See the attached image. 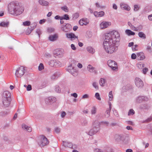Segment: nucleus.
Returning a JSON list of instances; mask_svg holds the SVG:
<instances>
[{
	"mask_svg": "<svg viewBox=\"0 0 152 152\" xmlns=\"http://www.w3.org/2000/svg\"><path fill=\"white\" fill-rule=\"evenodd\" d=\"M134 113V111L132 109H131L129 112L128 113V115H133Z\"/></svg>",
	"mask_w": 152,
	"mask_h": 152,
	"instance_id": "34",
	"label": "nucleus"
},
{
	"mask_svg": "<svg viewBox=\"0 0 152 152\" xmlns=\"http://www.w3.org/2000/svg\"><path fill=\"white\" fill-rule=\"evenodd\" d=\"M25 69L23 67L21 66L18 68L16 71L15 73V76L17 77H21L25 73Z\"/></svg>",
	"mask_w": 152,
	"mask_h": 152,
	"instance_id": "4",
	"label": "nucleus"
},
{
	"mask_svg": "<svg viewBox=\"0 0 152 152\" xmlns=\"http://www.w3.org/2000/svg\"><path fill=\"white\" fill-rule=\"evenodd\" d=\"M88 95L87 94H85L83 96L82 98L83 99H86V98H88Z\"/></svg>",
	"mask_w": 152,
	"mask_h": 152,
	"instance_id": "51",
	"label": "nucleus"
},
{
	"mask_svg": "<svg viewBox=\"0 0 152 152\" xmlns=\"http://www.w3.org/2000/svg\"><path fill=\"white\" fill-rule=\"evenodd\" d=\"M105 82V80L102 78H101L100 79L99 82L100 85L102 86H104Z\"/></svg>",
	"mask_w": 152,
	"mask_h": 152,
	"instance_id": "22",
	"label": "nucleus"
},
{
	"mask_svg": "<svg viewBox=\"0 0 152 152\" xmlns=\"http://www.w3.org/2000/svg\"><path fill=\"white\" fill-rule=\"evenodd\" d=\"M64 144L67 147L71 148H72V144L71 143H64Z\"/></svg>",
	"mask_w": 152,
	"mask_h": 152,
	"instance_id": "31",
	"label": "nucleus"
},
{
	"mask_svg": "<svg viewBox=\"0 0 152 152\" xmlns=\"http://www.w3.org/2000/svg\"><path fill=\"white\" fill-rule=\"evenodd\" d=\"M137 67L140 69H142L144 66V64L142 63H139L137 64Z\"/></svg>",
	"mask_w": 152,
	"mask_h": 152,
	"instance_id": "32",
	"label": "nucleus"
},
{
	"mask_svg": "<svg viewBox=\"0 0 152 152\" xmlns=\"http://www.w3.org/2000/svg\"><path fill=\"white\" fill-rule=\"evenodd\" d=\"M79 17V14L78 13H76L74 14L73 15V17L75 18H77Z\"/></svg>",
	"mask_w": 152,
	"mask_h": 152,
	"instance_id": "39",
	"label": "nucleus"
},
{
	"mask_svg": "<svg viewBox=\"0 0 152 152\" xmlns=\"http://www.w3.org/2000/svg\"><path fill=\"white\" fill-rule=\"evenodd\" d=\"M137 47V45H135L133 46L132 47V49L133 51H135L136 50H137V49H136Z\"/></svg>",
	"mask_w": 152,
	"mask_h": 152,
	"instance_id": "41",
	"label": "nucleus"
},
{
	"mask_svg": "<svg viewBox=\"0 0 152 152\" xmlns=\"http://www.w3.org/2000/svg\"><path fill=\"white\" fill-rule=\"evenodd\" d=\"M126 152H132V150L131 149H128L126 150Z\"/></svg>",
	"mask_w": 152,
	"mask_h": 152,
	"instance_id": "64",
	"label": "nucleus"
},
{
	"mask_svg": "<svg viewBox=\"0 0 152 152\" xmlns=\"http://www.w3.org/2000/svg\"><path fill=\"white\" fill-rule=\"evenodd\" d=\"M66 26H63L62 27V30L65 32L68 31L66 29Z\"/></svg>",
	"mask_w": 152,
	"mask_h": 152,
	"instance_id": "48",
	"label": "nucleus"
},
{
	"mask_svg": "<svg viewBox=\"0 0 152 152\" xmlns=\"http://www.w3.org/2000/svg\"><path fill=\"white\" fill-rule=\"evenodd\" d=\"M39 144L41 146L46 145L49 143L48 139L44 136L42 135L40 136Z\"/></svg>",
	"mask_w": 152,
	"mask_h": 152,
	"instance_id": "5",
	"label": "nucleus"
},
{
	"mask_svg": "<svg viewBox=\"0 0 152 152\" xmlns=\"http://www.w3.org/2000/svg\"><path fill=\"white\" fill-rule=\"evenodd\" d=\"M126 128L128 130H129V129L132 130V127L130 126H127L126 127Z\"/></svg>",
	"mask_w": 152,
	"mask_h": 152,
	"instance_id": "62",
	"label": "nucleus"
},
{
	"mask_svg": "<svg viewBox=\"0 0 152 152\" xmlns=\"http://www.w3.org/2000/svg\"><path fill=\"white\" fill-rule=\"evenodd\" d=\"M39 4L43 6H47L48 4V2L45 1L44 0H39Z\"/></svg>",
	"mask_w": 152,
	"mask_h": 152,
	"instance_id": "19",
	"label": "nucleus"
},
{
	"mask_svg": "<svg viewBox=\"0 0 152 152\" xmlns=\"http://www.w3.org/2000/svg\"><path fill=\"white\" fill-rule=\"evenodd\" d=\"M137 59L138 60H143L145 58L144 53L142 52L137 53Z\"/></svg>",
	"mask_w": 152,
	"mask_h": 152,
	"instance_id": "10",
	"label": "nucleus"
},
{
	"mask_svg": "<svg viewBox=\"0 0 152 152\" xmlns=\"http://www.w3.org/2000/svg\"><path fill=\"white\" fill-rule=\"evenodd\" d=\"M114 138L117 141H119L121 140L122 137L118 135H116L115 136Z\"/></svg>",
	"mask_w": 152,
	"mask_h": 152,
	"instance_id": "25",
	"label": "nucleus"
},
{
	"mask_svg": "<svg viewBox=\"0 0 152 152\" xmlns=\"http://www.w3.org/2000/svg\"><path fill=\"white\" fill-rule=\"evenodd\" d=\"M95 97L96 98L99 100H100L101 99L100 97V95L98 93H96L95 94Z\"/></svg>",
	"mask_w": 152,
	"mask_h": 152,
	"instance_id": "33",
	"label": "nucleus"
},
{
	"mask_svg": "<svg viewBox=\"0 0 152 152\" xmlns=\"http://www.w3.org/2000/svg\"><path fill=\"white\" fill-rule=\"evenodd\" d=\"M8 24V22H3L0 23V25L2 27H7V26Z\"/></svg>",
	"mask_w": 152,
	"mask_h": 152,
	"instance_id": "26",
	"label": "nucleus"
},
{
	"mask_svg": "<svg viewBox=\"0 0 152 152\" xmlns=\"http://www.w3.org/2000/svg\"><path fill=\"white\" fill-rule=\"evenodd\" d=\"M9 13L13 15H19L23 12L24 9L21 4L17 2H11L8 5Z\"/></svg>",
	"mask_w": 152,
	"mask_h": 152,
	"instance_id": "2",
	"label": "nucleus"
},
{
	"mask_svg": "<svg viewBox=\"0 0 152 152\" xmlns=\"http://www.w3.org/2000/svg\"><path fill=\"white\" fill-rule=\"evenodd\" d=\"M72 96H73L75 98H76L77 96V95L76 93H74L72 94Z\"/></svg>",
	"mask_w": 152,
	"mask_h": 152,
	"instance_id": "56",
	"label": "nucleus"
},
{
	"mask_svg": "<svg viewBox=\"0 0 152 152\" xmlns=\"http://www.w3.org/2000/svg\"><path fill=\"white\" fill-rule=\"evenodd\" d=\"M93 131V130L92 129L89 132V135L91 136H92V135L94 134L95 133L94 132L93 133L92 132Z\"/></svg>",
	"mask_w": 152,
	"mask_h": 152,
	"instance_id": "49",
	"label": "nucleus"
},
{
	"mask_svg": "<svg viewBox=\"0 0 152 152\" xmlns=\"http://www.w3.org/2000/svg\"><path fill=\"white\" fill-rule=\"evenodd\" d=\"M55 131L57 133H59L60 132V129L58 127L56 128L55 129Z\"/></svg>",
	"mask_w": 152,
	"mask_h": 152,
	"instance_id": "47",
	"label": "nucleus"
},
{
	"mask_svg": "<svg viewBox=\"0 0 152 152\" xmlns=\"http://www.w3.org/2000/svg\"><path fill=\"white\" fill-rule=\"evenodd\" d=\"M121 7L122 8L125 10L129 11L130 10V8L129 6L124 3H122L121 4Z\"/></svg>",
	"mask_w": 152,
	"mask_h": 152,
	"instance_id": "14",
	"label": "nucleus"
},
{
	"mask_svg": "<svg viewBox=\"0 0 152 152\" xmlns=\"http://www.w3.org/2000/svg\"><path fill=\"white\" fill-rule=\"evenodd\" d=\"M11 94L8 91H4L3 93L2 101L4 105L6 107L8 106L11 101Z\"/></svg>",
	"mask_w": 152,
	"mask_h": 152,
	"instance_id": "3",
	"label": "nucleus"
},
{
	"mask_svg": "<svg viewBox=\"0 0 152 152\" xmlns=\"http://www.w3.org/2000/svg\"><path fill=\"white\" fill-rule=\"evenodd\" d=\"M4 12L3 11H0V16H2L4 15Z\"/></svg>",
	"mask_w": 152,
	"mask_h": 152,
	"instance_id": "59",
	"label": "nucleus"
},
{
	"mask_svg": "<svg viewBox=\"0 0 152 152\" xmlns=\"http://www.w3.org/2000/svg\"><path fill=\"white\" fill-rule=\"evenodd\" d=\"M31 23V22L29 21H27L24 22L23 23V25L24 26H29Z\"/></svg>",
	"mask_w": 152,
	"mask_h": 152,
	"instance_id": "29",
	"label": "nucleus"
},
{
	"mask_svg": "<svg viewBox=\"0 0 152 152\" xmlns=\"http://www.w3.org/2000/svg\"><path fill=\"white\" fill-rule=\"evenodd\" d=\"M109 100L110 101H112L113 100V97L112 91H110L109 94Z\"/></svg>",
	"mask_w": 152,
	"mask_h": 152,
	"instance_id": "27",
	"label": "nucleus"
},
{
	"mask_svg": "<svg viewBox=\"0 0 152 152\" xmlns=\"http://www.w3.org/2000/svg\"><path fill=\"white\" fill-rule=\"evenodd\" d=\"M71 47L72 49L74 50H75L76 49V48L74 44H72L71 45Z\"/></svg>",
	"mask_w": 152,
	"mask_h": 152,
	"instance_id": "50",
	"label": "nucleus"
},
{
	"mask_svg": "<svg viewBox=\"0 0 152 152\" xmlns=\"http://www.w3.org/2000/svg\"><path fill=\"white\" fill-rule=\"evenodd\" d=\"M66 35L67 37L68 38L70 39L71 40H74L75 39H77V40H78V36H75V35L73 33H70L69 34H66Z\"/></svg>",
	"mask_w": 152,
	"mask_h": 152,
	"instance_id": "11",
	"label": "nucleus"
},
{
	"mask_svg": "<svg viewBox=\"0 0 152 152\" xmlns=\"http://www.w3.org/2000/svg\"><path fill=\"white\" fill-rule=\"evenodd\" d=\"M91 113L92 114H95L96 113V108L94 107H92V109L91 110Z\"/></svg>",
	"mask_w": 152,
	"mask_h": 152,
	"instance_id": "36",
	"label": "nucleus"
},
{
	"mask_svg": "<svg viewBox=\"0 0 152 152\" xmlns=\"http://www.w3.org/2000/svg\"><path fill=\"white\" fill-rule=\"evenodd\" d=\"M138 35L140 37L143 39L146 38L145 35L142 32H139L138 33Z\"/></svg>",
	"mask_w": 152,
	"mask_h": 152,
	"instance_id": "23",
	"label": "nucleus"
},
{
	"mask_svg": "<svg viewBox=\"0 0 152 152\" xmlns=\"http://www.w3.org/2000/svg\"><path fill=\"white\" fill-rule=\"evenodd\" d=\"M131 58L133 59H135L136 58H137V55H136L135 53L132 54L131 55Z\"/></svg>",
	"mask_w": 152,
	"mask_h": 152,
	"instance_id": "38",
	"label": "nucleus"
},
{
	"mask_svg": "<svg viewBox=\"0 0 152 152\" xmlns=\"http://www.w3.org/2000/svg\"><path fill=\"white\" fill-rule=\"evenodd\" d=\"M113 8L115 10H117V7L116 4H114L113 5Z\"/></svg>",
	"mask_w": 152,
	"mask_h": 152,
	"instance_id": "55",
	"label": "nucleus"
},
{
	"mask_svg": "<svg viewBox=\"0 0 152 152\" xmlns=\"http://www.w3.org/2000/svg\"><path fill=\"white\" fill-rule=\"evenodd\" d=\"M94 152H103L100 149L98 148H96L94 150Z\"/></svg>",
	"mask_w": 152,
	"mask_h": 152,
	"instance_id": "46",
	"label": "nucleus"
},
{
	"mask_svg": "<svg viewBox=\"0 0 152 152\" xmlns=\"http://www.w3.org/2000/svg\"><path fill=\"white\" fill-rule=\"evenodd\" d=\"M93 86L96 89H98V86L97 83L94 82L93 84Z\"/></svg>",
	"mask_w": 152,
	"mask_h": 152,
	"instance_id": "37",
	"label": "nucleus"
},
{
	"mask_svg": "<svg viewBox=\"0 0 152 152\" xmlns=\"http://www.w3.org/2000/svg\"><path fill=\"white\" fill-rule=\"evenodd\" d=\"M58 38V36L57 34L51 35L49 37V39L51 41H54L56 40Z\"/></svg>",
	"mask_w": 152,
	"mask_h": 152,
	"instance_id": "16",
	"label": "nucleus"
},
{
	"mask_svg": "<svg viewBox=\"0 0 152 152\" xmlns=\"http://www.w3.org/2000/svg\"><path fill=\"white\" fill-rule=\"evenodd\" d=\"M56 87V91L57 92V93H59L61 91V89L58 86H56L55 87Z\"/></svg>",
	"mask_w": 152,
	"mask_h": 152,
	"instance_id": "35",
	"label": "nucleus"
},
{
	"mask_svg": "<svg viewBox=\"0 0 152 152\" xmlns=\"http://www.w3.org/2000/svg\"><path fill=\"white\" fill-rule=\"evenodd\" d=\"M23 129H24L28 132H31L32 131V128L30 127H28L25 124H23L22 125Z\"/></svg>",
	"mask_w": 152,
	"mask_h": 152,
	"instance_id": "17",
	"label": "nucleus"
},
{
	"mask_svg": "<svg viewBox=\"0 0 152 152\" xmlns=\"http://www.w3.org/2000/svg\"><path fill=\"white\" fill-rule=\"evenodd\" d=\"M135 82L136 85L138 88L142 87L143 86L142 81L138 78H136Z\"/></svg>",
	"mask_w": 152,
	"mask_h": 152,
	"instance_id": "8",
	"label": "nucleus"
},
{
	"mask_svg": "<svg viewBox=\"0 0 152 152\" xmlns=\"http://www.w3.org/2000/svg\"><path fill=\"white\" fill-rule=\"evenodd\" d=\"M119 37V34L116 31H113L105 34L103 45L106 53L111 54L116 51L118 48V43Z\"/></svg>",
	"mask_w": 152,
	"mask_h": 152,
	"instance_id": "1",
	"label": "nucleus"
},
{
	"mask_svg": "<svg viewBox=\"0 0 152 152\" xmlns=\"http://www.w3.org/2000/svg\"><path fill=\"white\" fill-rule=\"evenodd\" d=\"M148 19L150 21L152 20V14L149 15L148 17Z\"/></svg>",
	"mask_w": 152,
	"mask_h": 152,
	"instance_id": "54",
	"label": "nucleus"
},
{
	"mask_svg": "<svg viewBox=\"0 0 152 152\" xmlns=\"http://www.w3.org/2000/svg\"><path fill=\"white\" fill-rule=\"evenodd\" d=\"M44 69V66L43 64L42 63H40L38 69L39 71H41Z\"/></svg>",
	"mask_w": 152,
	"mask_h": 152,
	"instance_id": "28",
	"label": "nucleus"
},
{
	"mask_svg": "<svg viewBox=\"0 0 152 152\" xmlns=\"http://www.w3.org/2000/svg\"><path fill=\"white\" fill-rule=\"evenodd\" d=\"M89 20L86 18H83L79 21V24L81 26L86 25L89 23Z\"/></svg>",
	"mask_w": 152,
	"mask_h": 152,
	"instance_id": "12",
	"label": "nucleus"
},
{
	"mask_svg": "<svg viewBox=\"0 0 152 152\" xmlns=\"http://www.w3.org/2000/svg\"><path fill=\"white\" fill-rule=\"evenodd\" d=\"M67 70L74 76H75L77 75V71L74 67H72L71 65L68 66Z\"/></svg>",
	"mask_w": 152,
	"mask_h": 152,
	"instance_id": "7",
	"label": "nucleus"
},
{
	"mask_svg": "<svg viewBox=\"0 0 152 152\" xmlns=\"http://www.w3.org/2000/svg\"><path fill=\"white\" fill-rule=\"evenodd\" d=\"M64 19L68 20L69 19L68 16L67 14H65L64 15V18H63Z\"/></svg>",
	"mask_w": 152,
	"mask_h": 152,
	"instance_id": "42",
	"label": "nucleus"
},
{
	"mask_svg": "<svg viewBox=\"0 0 152 152\" xmlns=\"http://www.w3.org/2000/svg\"><path fill=\"white\" fill-rule=\"evenodd\" d=\"M108 66L110 67L112 70L117 71L118 66L116 63L114 61L110 60L107 62Z\"/></svg>",
	"mask_w": 152,
	"mask_h": 152,
	"instance_id": "6",
	"label": "nucleus"
},
{
	"mask_svg": "<svg viewBox=\"0 0 152 152\" xmlns=\"http://www.w3.org/2000/svg\"><path fill=\"white\" fill-rule=\"evenodd\" d=\"M77 66L80 68H81L82 67V65L80 63H78L77 64Z\"/></svg>",
	"mask_w": 152,
	"mask_h": 152,
	"instance_id": "57",
	"label": "nucleus"
},
{
	"mask_svg": "<svg viewBox=\"0 0 152 152\" xmlns=\"http://www.w3.org/2000/svg\"><path fill=\"white\" fill-rule=\"evenodd\" d=\"M66 115V113L65 112H63L61 114V116L62 117H64L65 116V115Z\"/></svg>",
	"mask_w": 152,
	"mask_h": 152,
	"instance_id": "52",
	"label": "nucleus"
},
{
	"mask_svg": "<svg viewBox=\"0 0 152 152\" xmlns=\"http://www.w3.org/2000/svg\"><path fill=\"white\" fill-rule=\"evenodd\" d=\"M111 25V23L108 22L103 21L100 24V26L101 29H104L107 28L109 26Z\"/></svg>",
	"mask_w": 152,
	"mask_h": 152,
	"instance_id": "9",
	"label": "nucleus"
},
{
	"mask_svg": "<svg viewBox=\"0 0 152 152\" xmlns=\"http://www.w3.org/2000/svg\"><path fill=\"white\" fill-rule=\"evenodd\" d=\"M148 70V69L146 68H144L142 70L144 74H145Z\"/></svg>",
	"mask_w": 152,
	"mask_h": 152,
	"instance_id": "43",
	"label": "nucleus"
},
{
	"mask_svg": "<svg viewBox=\"0 0 152 152\" xmlns=\"http://www.w3.org/2000/svg\"><path fill=\"white\" fill-rule=\"evenodd\" d=\"M50 100L49 101V102H55L56 100V98L54 97H49L48 98H47L45 99V101L46 102L48 103V101Z\"/></svg>",
	"mask_w": 152,
	"mask_h": 152,
	"instance_id": "18",
	"label": "nucleus"
},
{
	"mask_svg": "<svg viewBox=\"0 0 152 152\" xmlns=\"http://www.w3.org/2000/svg\"><path fill=\"white\" fill-rule=\"evenodd\" d=\"M87 50L88 52L91 53H93L95 52V50L91 47H88Z\"/></svg>",
	"mask_w": 152,
	"mask_h": 152,
	"instance_id": "24",
	"label": "nucleus"
},
{
	"mask_svg": "<svg viewBox=\"0 0 152 152\" xmlns=\"http://www.w3.org/2000/svg\"><path fill=\"white\" fill-rule=\"evenodd\" d=\"M46 21V20L45 19H43L42 20H40L39 21V23L40 24H42V23H44L45 21Z\"/></svg>",
	"mask_w": 152,
	"mask_h": 152,
	"instance_id": "44",
	"label": "nucleus"
},
{
	"mask_svg": "<svg viewBox=\"0 0 152 152\" xmlns=\"http://www.w3.org/2000/svg\"><path fill=\"white\" fill-rule=\"evenodd\" d=\"M87 69L90 72H93L94 71V68L90 64L88 65Z\"/></svg>",
	"mask_w": 152,
	"mask_h": 152,
	"instance_id": "21",
	"label": "nucleus"
},
{
	"mask_svg": "<svg viewBox=\"0 0 152 152\" xmlns=\"http://www.w3.org/2000/svg\"><path fill=\"white\" fill-rule=\"evenodd\" d=\"M78 45L80 47H82L83 45V43L81 42H79Z\"/></svg>",
	"mask_w": 152,
	"mask_h": 152,
	"instance_id": "63",
	"label": "nucleus"
},
{
	"mask_svg": "<svg viewBox=\"0 0 152 152\" xmlns=\"http://www.w3.org/2000/svg\"><path fill=\"white\" fill-rule=\"evenodd\" d=\"M139 9V7L137 5L134 6V10L135 11H137Z\"/></svg>",
	"mask_w": 152,
	"mask_h": 152,
	"instance_id": "40",
	"label": "nucleus"
},
{
	"mask_svg": "<svg viewBox=\"0 0 152 152\" xmlns=\"http://www.w3.org/2000/svg\"><path fill=\"white\" fill-rule=\"evenodd\" d=\"M134 45V43L133 42H131L129 43L128 45V46L129 47H130L132 46H133Z\"/></svg>",
	"mask_w": 152,
	"mask_h": 152,
	"instance_id": "58",
	"label": "nucleus"
},
{
	"mask_svg": "<svg viewBox=\"0 0 152 152\" xmlns=\"http://www.w3.org/2000/svg\"><path fill=\"white\" fill-rule=\"evenodd\" d=\"M125 33L126 34L129 36L134 35L135 34L134 32L128 29L126 30L125 31Z\"/></svg>",
	"mask_w": 152,
	"mask_h": 152,
	"instance_id": "20",
	"label": "nucleus"
},
{
	"mask_svg": "<svg viewBox=\"0 0 152 152\" xmlns=\"http://www.w3.org/2000/svg\"><path fill=\"white\" fill-rule=\"evenodd\" d=\"M52 14V12H49V13L47 14V16L48 17L50 16Z\"/></svg>",
	"mask_w": 152,
	"mask_h": 152,
	"instance_id": "61",
	"label": "nucleus"
},
{
	"mask_svg": "<svg viewBox=\"0 0 152 152\" xmlns=\"http://www.w3.org/2000/svg\"><path fill=\"white\" fill-rule=\"evenodd\" d=\"M78 27L77 26H75L73 28V29L74 31H75L78 28Z\"/></svg>",
	"mask_w": 152,
	"mask_h": 152,
	"instance_id": "60",
	"label": "nucleus"
},
{
	"mask_svg": "<svg viewBox=\"0 0 152 152\" xmlns=\"http://www.w3.org/2000/svg\"><path fill=\"white\" fill-rule=\"evenodd\" d=\"M104 13L103 11H101L99 12H94V15L97 17H101L104 15Z\"/></svg>",
	"mask_w": 152,
	"mask_h": 152,
	"instance_id": "15",
	"label": "nucleus"
},
{
	"mask_svg": "<svg viewBox=\"0 0 152 152\" xmlns=\"http://www.w3.org/2000/svg\"><path fill=\"white\" fill-rule=\"evenodd\" d=\"M64 52L63 50L62 49H57L55 50L54 53L57 56L62 55Z\"/></svg>",
	"mask_w": 152,
	"mask_h": 152,
	"instance_id": "13",
	"label": "nucleus"
},
{
	"mask_svg": "<svg viewBox=\"0 0 152 152\" xmlns=\"http://www.w3.org/2000/svg\"><path fill=\"white\" fill-rule=\"evenodd\" d=\"M31 85H28L27 88V91H30L31 90Z\"/></svg>",
	"mask_w": 152,
	"mask_h": 152,
	"instance_id": "45",
	"label": "nucleus"
},
{
	"mask_svg": "<svg viewBox=\"0 0 152 152\" xmlns=\"http://www.w3.org/2000/svg\"><path fill=\"white\" fill-rule=\"evenodd\" d=\"M61 9L66 12H68L69 10L68 7L66 6L61 7Z\"/></svg>",
	"mask_w": 152,
	"mask_h": 152,
	"instance_id": "30",
	"label": "nucleus"
},
{
	"mask_svg": "<svg viewBox=\"0 0 152 152\" xmlns=\"http://www.w3.org/2000/svg\"><path fill=\"white\" fill-rule=\"evenodd\" d=\"M110 110V109H109V110H107L106 112V113L107 114V117H108V116H109Z\"/></svg>",
	"mask_w": 152,
	"mask_h": 152,
	"instance_id": "53",
	"label": "nucleus"
}]
</instances>
